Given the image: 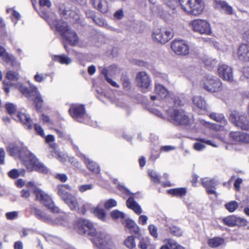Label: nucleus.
<instances>
[{"instance_id": "c85d7f7f", "label": "nucleus", "mask_w": 249, "mask_h": 249, "mask_svg": "<svg viewBox=\"0 0 249 249\" xmlns=\"http://www.w3.org/2000/svg\"><path fill=\"white\" fill-rule=\"evenodd\" d=\"M64 201L72 211H76L79 209V205L76 197L72 195H69Z\"/></svg>"}, {"instance_id": "e2e57ef3", "label": "nucleus", "mask_w": 249, "mask_h": 249, "mask_svg": "<svg viewBox=\"0 0 249 249\" xmlns=\"http://www.w3.org/2000/svg\"><path fill=\"white\" fill-rule=\"evenodd\" d=\"M39 2L41 6H46L49 8L52 5V3L50 0H39Z\"/></svg>"}, {"instance_id": "20e7f679", "label": "nucleus", "mask_w": 249, "mask_h": 249, "mask_svg": "<svg viewBox=\"0 0 249 249\" xmlns=\"http://www.w3.org/2000/svg\"><path fill=\"white\" fill-rule=\"evenodd\" d=\"M93 242L100 249H116V247L111 240L110 236L105 232L95 231Z\"/></svg>"}, {"instance_id": "473e14b6", "label": "nucleus", "mask_w": 249, "mask_h": 249, "mask_svg": "<svg viewBox=\"0 0 249 249\" xmlns=\"http://www.w3.org/2000/svg\"><path fill=\"white\" fill-rule=\"evenodd\" d=\"M195 105L198 108L204 110H207L208 107L206 104L205 101L200 96H196L193 99Z\"/></svg>"}, {"instance_id": "58836bf2", "label": "nucleus", "mask_w": 249, "mask_h": 249, "mask_svg": "<svg viewBox=\"0 0 249 249\" xmlns=\"http://www.w3.org/2000/svg\"><path fill=\"white\" fill-rule=\"evenodd\" d=\"M25 173L24 169L18 170L14 169L10 171L8 174L9 177L11 178H17L20 176H24Z\"/></svg>"}, {"instance_id": "13d9d810", "label": "nucleus", "mask_w": 249, "mask_h": 249, "mask_svg": "<svg viewBox=\"0 0 249 249\" xmlns=\"http://www.w3.org/2000/svg\"><path fill=\"white\" fill-rule=\"evenodd\" d=\"M93 186L92 184L82 185L79 186V190L81 193H83L86 191L92 189Z\"/></svg>"}, {"instance_id": "6ab92c4d", "label": "nucleus", "mask_w": 249, "mask_h": 249, "mask_svg": "<svg viewBox=\"0 0 249 249\" xmlns=\"http://www.w3.org/2000/svg\"><path fill=\"white\" fill-rule=\"evenodd\" d=\"M8 151L11 156L22 159L26 153L25 149L22 146L15 143H10L8 146Z\"/></svg>"}, {"instance_id": "4c0bfd02", "label": "nucleus", "mask_w": 249, "mask_h": 249, "mask_svg": "<svg viewBox=\"0 0 249 249\" xmlns=\"http://www.w3.org/2000/svg\"><path fill=\"white\" fill-rule=\"evenodd\" d=\"M168 193L173 196L181 197L186 195V189L185 188L172 189L168 190Z\"/></svg>"}, {"instance_id": "4468645a", "label": "nucleus", "mask_w": 249, "mask_h": 249, "mask_svg": "<svg viewBox=\"0 0 249 249\" xmlns=\"http://www.w3.org/2000/svg\"><path fill=\"white\" fill-rule=\"evenodd\" d=\"M73 149L76 153L77 155L79 157L83 159L84 163L86 164L87 168L95 174L100 173V170L99 166L94 162L90 160L85 155L81 154L78 151V148L75 145L73 144Z\"/></svg>"}, {"instance_id": "4be33fe9", "label": "nucleus", "mask_w": 249, "mask_h": 249, "mask_svg": "<svg viewBox=\"0 0 249 249\" xmlns=\"http://www.w3.org/2000/svg\"><path fill=\"white\" fill-rule=\"evenodd\" d=\"M30 209L31 213L35 215L37 218L45 222H53V220L48 215L45 214L43 212L37 209L36 207L33 205H31L30 206Z\"/></svg>"}, {"instance_id": "b1692460", "label": "nucleus", "mask_w": 249, "mask_h": 249, "mask_svg": "<svg viewBox=\"0 0 249 249\" xmlns=\"http://www.w3.org/2000/svg\"><path fill=\"white\" fill-rule=\"evenodd\" d=\"M93 224L89 220L84 219L82 221V224L79 229L80 234H93L95 231H92Z\"/></svg>"}, {"instance_id": "c9c22d12", "label": "nucleus", "mask_w": 249, "mask_h": 249, "mask_svg": "<svg viewBox=\"0 0 249 249\" xmlns=\"http://www.w3.org/2000/svg\"><path fill=\"white\" fill-rule=\"evenodd\" d=\"M209 117L212 119L216 122H219L223 125L226 124L227 123V121L222 114L212 112L209 114Z\"/></svg>"}, {"instance_id": "39448f33", "label": "nucleus", "mask_w": 249, "mask_h": 249, "mask_svg": "<svg viewBox=\"0 0 249 249\" xmlns=\"http://www.w3.org/2000/svg\"><path fill=\"white\" fill-rule=\"evenodd\" d=\"M178 1L182 9L191 14L199 15L204 9L202 0H178Z\"/></svg>"}, {"instance_id": "680f3d73", "label": "nucleus", "mask_w": 249, "mask_h": 249, "mask_svg": "<svg viewBox=\"0 0 249 249\" xmlns=\"http://www.w3.org/2000/svg\"><path fill=\"white\" fill-rule=\"evenodd\" d=\"M114 16L117 19H122L124 17V12L123 9H121L116 11L114 14Z\"/></svg>"}, {"instance_id": "2f4dec72", "label": "nucleus", "mask_w": 249, "mask_h": 249, "mask_svg": "<svg viewBox=\"0 0 249 249\" xmlns=\"http://www.w3.org/2000/svg\"><path fill=\"white\" fill-rule=\"evenodd\" d=\"M166 245L161 247L160 249H184L183 247L178 245L174 240L167 239L164 240Z\"/></svg>"}, {"instance_id": "4d7b16f0", "label": "nucleus", "mask_w": 249, "mask_h": 249, "mask_svg": "<svg viewBox=\"0 0 249 249\" xmlns=\"http://www.w3.org/2000/svg\"><path fill=\"white\" fill-rule=\"evenodd\" d=\"M225 1L222 0H213V6L215 9L221 10V8Z\"/></svg>"}, {"instance_id": "f8f14e48", "label": "nucleus", "mask_w": 249, "mask_h": 249, "mask_svg": "<svg viewBox=\"0 0 249 249\" xmlns=\"http://www.w3.org/2000/svg\"><path fill=\"white\" fill-rule=\"evenodd\" d=\"M138 85L142 89L146 90L151 88V81L148 74L145 71L138 72L136 75Z\"/></svg>"}, {"instance_id": "a19ab883", "label": "nucleus", "mask_w": 249, "mask_h": 249, "mask_svg": "<svg viewBox=\"0 0 249 249\" xmlns=\"http://www.w3.org/2000/svg\"><path fill=\"white\" fill-rule=\"evenodd\" d=\"M165 4L172 9V13L169 14L173 17L176 15L175 6L178 4V0H164Z\"/></svg>"}, {"instance_id": "1a4fd4ad", "label": "nucleus", "mask_w": 249, "mask_h": 249, "mask_svg": "<svg viewBox=\"0 0 249 249\" xmlns=\"http://www.w3.org/2000/svg\"><path fill=\"white\" fill-rule=\"evenodd\" d=\"M173 37L172 30H167L161 29H155L152 34L153 39L157 42L165 44Z\"/></svg>"}, {"instance_id": "393cba45", "label": "nucleus", "mask_w": 249, "mask_h": 249, "mask_svg": "<svg viewBox=\"0 0 249 249\" xmlns=\"http://www.w3.org/2000/svg\"><path fill=\"white\" fill-rule=\"evenodd\" d=\"M126 206L132 210L136 214H140L142 213V209L139 204L134 200V197L129 196L126 201Z\"/></svg>"}, {"instance_id": "09e8293b", "label": "nucleus", "mask_w": 249, "mask_h": 249, "mask_svg": "<svg viewBox=\"0 0 249 249\" xmlns=\"http://www.w3.org/2000/svg\"><path fill=\"white\" fill-rule=\"evenodd\" d=\"M238 206V203L235 201H232L225 204V207L230 212H234L237 209Z\"/></svg>"}, {"instance_id": "412c9836", "label": "nucleus", "mask_w": 249, "mask_h": 249, "mask_svg": "<svg viewBox=\"0 0 249 249\" xmlns=\"http://www.w3.org/2000/svg\"><path fill=\"white\" fill-rule=\"evenodd\" d=\"M237 55L240 60L249 61V45L246 44L240 45L238 49Z\"/></svg>"}, {"instance_id": "8fccbe9b", "label": "nucleus", "mask_w": 249, "mask_h": 249, "mask_svg": "<svg viewBox=\"0 0 249 249\" xmlns=\"http://www.w3.org/2000/svg\"><path fill=\"white\" fill-rule=\"evenodd\" d=\"M148 174L151 179L155 183H160V178L156 171L151 170L148 171Z\"/></svg>"}, {"instance_id": "ea45409f", "label": "nucleus", "mask_w": 249, "mask_h": 249, "mask_svg": "<svg viewBox=\"0 0 249 249\" xmlns=\"http://www.w3.org/2000/svg\"><path fill=\"white\" fill-rule=\"evenodd\" d=\"M61 14L63 15L65 18H71L77 19L78 18V15L73 10L65 9H60Z\"/></svg>"}, {"instance_id": "7ed1b4c3", "label": "nucleus", "mask_w": 249, "mask_h": 249, "mask_svg": "<svg viewBox=\"0 0 249 249\" xmlns=\"http://www.w3.org/2000/svg\"><path fill=\"white\" fill-rule=\"evenodd\" d=\"M168 116L174 123L177 124L188 125L192 122L186 113L181 108L171 107L166 110Z\"/></svg>"}, {"instance_id": "3c124183", "label": "nucleus", "mask_w": 249, "mask_h": 249, "mask_svg": "<svg viewBox=\"0 0 249 249\" xmlns=\"http://www.w3.org/2000/svg\"><path fill=\"white\" fill-rule=\"evenodd\" d=\"M52 155L55 158L58 159L61 162H64L66 160L65 155L58 151H54L52 153Z\"/></svg>"}, {"instance_id": "a211bd4d", "label": "nucleus", "mask_w": 249, "mask_h": 249, "mask_svg": "<svg viewBox=\"0 0 249 249\" xmlns=\"http://www.w3.org/2000/svg\"><path fill=\"white\" fill-rule=\"evenodd\" d=\"M21 160L27 168L30 171L33 170V168L38 161L36 156L29 151H26Z\"/></svg>"}, {"instance_id": "052dcab7", "label": "nucleus", "mask_w": 249, "mask_h": 249, "mask_svg": "<svg viewBox=\"0 0 249 249\" xmlns=\"http://www.w3.org/2000/svg\"><path fill=\"white\" fill-rule=\"evenodd\" d=\"M117 188L119 190L121 191L122 193L126 194L127 195H129L132 194V193L124 186L122 185L118 184L117 186Z\"/></svg>"}, {"instance_id": "f03ea898", "label": "nucleus", "mask_w": 249, "mask_h": 249, "mask_svg": "<svg viewBox=\"0 0 249 249\" xmlns=\"http://www.w3.org/2000/svg\"><path fill=\"white\" fill-rule=\"evenodd\" d=\"M53 24L57 31L60 33L61 35L65 38L71 46H75L78 43V37L75 32L69 29L66 22L62 20H55Z\"/></svg>"}, {"instance_id": "cd10ccee", "label": "nucleus", "mask_w": 249, "mask_h": 249, "mask_svg": "<svg viewBox=\"0 0 249 249\" xmlns=\"http://www.w3.org/2000/svg\"><path fill=\"white\" fill-rule=\"evenodd\" d=\"M155 92L161 98H167L169 91L162 85L158 83L155 84Z\"/></svg>"}, {"instance_id": "f704fd0d", "label": "nucleus", "mask_w": 249, "mask_h": 249, "mask_svg": "<svg viewBox=\"0 0 249 249\" xmlns=\"http://www.w3.org/2000/svg\"><path fill=\"white\" fill-rule=\"evenodd\" d=\"M53 59L62 64L68 65L71 62V59L65 55H53Z\"/></svg>"}, {"instance_id": "423d86ee", "label": "nucleus", "mask_w": 249, "mask_h": 249, "mask_svg": "<svg viewBox=\"0 0 249 249\" xmlns=\"http://www.w3.org/2000/svg\"><path fill=\"white\" fill-rule=\"evenodd\" d=\"M230 120L238 128L244 130H249V121L246 115L241 112L233 111L231 114Z\"/></svg>"}, {"instance_id": "aec40b11", "label": "nucleus", "mask_w": 249, "mask_h": 249, "mask_svg": "<svg viewBox=\"0 0 249 249\" xmlns=\"http://www.w3.org/2000/svg\"><path fill=\"white\" fill-rule=\"evenodd\" d=\"M224 223L229 227L246 225L247 221L234 215H230L223 219Z\"/></svg>"}, {"instance_id": "bf43d9fd", "label": "nucleus", "mask_w": 249, "mask_h": 249, "mask_svg": "<svg viewBox=\"0 0 249 249\" xmlns=\"http://www.w3.org/2000/svg\"><path fill=\"white\" fill-rule=\"evenodd\" d=\"M5 215L7 219L12 220L18 217V213L17 212L14 211L7 213Z\"/></svg>"}, {"instance_id": "6e6d98bb", "label": "nucleus", "mask_w": 249, "mask_h": 249, "mask_svg": "<svg viewBox=\"0 0 249 249\" xmlns=\"http://www.w3.org/2000/svg\"><path fill=\"white\" fill-rule=\"evenodd\" d=\"M48 74L37 73L34 76V80L37 82H42L48 76Z\"/></svg>"}, {"instance_id": "de8ad7c7", "label": "nucleus", "mask_w": 249, "mask_h": 249, "mask_svg": "<svg viewBox=\"0 0 249 249\" xmlns=\"http://www.w3.org/2000/svg\"><path fill=\"white\" fill-rule=\"evenodd\" d=\"M124 245L129 249H132L136 247L134 238L132 236H128L124 242Z\"/></svg>"}, {"instance_id": "5701e85b", "label": "nucleus", "mask_w": 249, "mask_h": 249, "mask_svg": "<svg viewBox=\"0 0 249 249\" xmlns=\"http://www.w3.org/2000/svg\"><path fill=\"white\" fill-rule=\"evenodd\" d=\"M93 7L103 13L107 12L108 6L106 0H90Z\"/></svg>"}, {"instance_id": "c756f323", "label": "nucleus", "mask_w": 249, "mask_h": 249, "mask_svg": "<svg viewBox=\"0 0 249 249\" xmlns=\"http://www.w3.org/2000/svg\"><path fill=\"white\" fill-rule=\"evenodd\" d=\"M111 69H116V68L114 66H109L107 68H104L101 70V73L104 75L105 79L109 84L114 87L118 88V84L108 76V71L110 70Z\"/></svg>"}, {"instance_id": "2eb2a0df", "label": "nucleus", "mask_w": 249, "mask_h": 249, "mask_svg": "<svg viewBox=\"0 0 249 249\" xmlns=\"http://www.w3.org/2000/svg\"><path fill=\"white\" fill-rule=\"evenodd\" d=\"M219 76L224 80L232 82L233 80L232 69L226 65L222 64L218 69Z\"/></svg>"}, {"instance_id": "49530a36", "label": "nucleus", "mask_w": 249, "mask_h": 249, "mask_svg": "<svg viewBox=\"0 0 249 249\" xmlns=\"http://www.w3.org/2000/svg\"><path fill=\"white\" fill-rule=\"evenodd\" d=\"M169 231L173 235L178 237L181 236L183 233L180 228L175 226L169 227Z\"/></svg>"}, {"instance_id": "0eeeda50", "label": "nucleus", "mask_w": 249, "mask_h": 249, "mask_svg": "<svg viewBox=\"0 0 249 249\" xmlns=\"http://www.w3.org/2000/svg\"><path fill=\"white\" fill-rule=\"evenodd\" d=\"M34 193L36 199L47 207L52 212L54 213H59V209L54 205L50 196L44 191L37 188L35 190Z\"/></svg>"}, {"instance_id": "9d476101", "label": "nucleus", "mask_w": 249, "mask_h": 249, "mask_svg": "<svg viewBox=\"0 0 249 249\" xmlns=\"http://www.w3.org/2000/svg\"><path fill=\"white\" fill-rule=\"evenodd\" d=\"M193 30L200 34L210 35L211 33L210 25L205 20L195 19L190 23Z\"/></svg>"}, {"instance_id": "a878e982", "label": "nucleus", "mask_w": 249, "mask_h": 249, "mask_svg": "<svg viewBox=\"0 0 249 249\" xmlns=\"http://www.w3.org/2000/svg\"><path fill=\"white\" fill-rule=\"evenodd\" d=\"M71 188L68 184H61L57 186L56 191L58 195L64 201L71 194L68 193L67 190L70 191Z\"/></svg>"}, {"instance_id": "7c9ffc66", "label": "nucleus", "mask_w": 249, "mask_h": 249, "mask_svg": "<svg viewBox=\"0 0 249 249\" xmlns=\"http://www.w3.org/2000/svg\"><path fill=\"white\" fill-rule=\"evenodd\" d=\"M90 211L99 219L105 221L106 218V213L105 210L97 206L90 209Z\"/></svg>"}, {"instance_id": "37998d69", "label": "nucleus", "mask_w": 249, "mask_h": 249, "mask_svg": "<svg viewBox=\"0 0 249 249\" xmlns=\"http://www.w3.org/2000/svg\"><path fill=\"white\" fill-rule=\"evenodd\" d=\"M110 215L113 219H120L122 220H124L125 218V214L118 210L112 211L110 213Z\"/></svg>"}, {"instance_id": "0e129e2a", "label": "nucleus", "mask_w": 249, "mask_h": 249, "mask_svg": "<svg viewBox=\"0 0 249 249\" xmlns=\"http://www.w3.org/2000/svg\"><path fill=\"white\" fill-rule=\"evenodd\" d=\"M223 11L225 14L229 15H231L233 14V9L232 7L228 4H227Z\"/></svg>"}, {"instance_id": "c03bdc74", "label": "nucleus", "mask_w": 249, "mask_h": 249, "mask_svg": "<svg viewBox=\"0 0 249 249\" xmlns=\"http://www.w3.org/2000/svg\"><path fill=\"white\" fill-rule=\"evenodd\" d=\"M33 170H35L43 174H46L48 172L47 167L39 161L36 164L34 168H33Z\"/></svg>"}, {"instance_id": "5fc2aeb1", "label": "nucleus", "mask_w": 249, "mask_h": 249, "mask_svg": "<svg viewBox=\"0 0 249 249\" xmlns=\"http://www.w3.org/2000/svg\"><path fill=\"white\" fill-rule=\"evenodd\" d=\"M117 204V201L113 199H109L105 203V207L107 209H109L115 207Z\"/></svg>"}, {"instance_id": "6e6552de", "label": "nucleus", "mask_w": 249, "mask_h": 249, "mask_svg": "<svg viewBox=\"0 0 249 249\" xmlns=\"http://www.w3.org/2000/svg\"><path fill=\"white\" fill-rule=\"evenodd\" d=\"M203 88L210 92H219L222 89V83L217 77L207 75L204 79Z\"/></svg>"}, {"instance_id": "774afa93", "label": "nucleus", "mask_w": 249, "mask_h": 249, "mask_svg": "<svg viewBox=\"0 0 249 249\" xmlns=\"http://www.w3.org/2000/svg\"><path fill=\"white\" fill-rule=\"evenodd\" d=\"M205 148V145L201 142H196L194 144V148L197 151H200Z\"/></svg>"}, {"instance_id": "864d4df0", "label": "nucleus", "mask_w": 249, "mask_h": 249, "mask_svg": "<svg viewBox=\"0 0 249 249\" xmlns=\"http://www.w3.org/2000/svg\"><path fill=\"white\" fill-rule=\"evenodd\" d=\"M148 230L149 231L150 234L153 237L156 238L158 237V232L157 228L153 224H150L148 226Z\"/></svg>"}, {"instance_id": "ddd939ff", "label": "nucleus", "mask_w": 249, "mask_h": 249, "mask_svg": "<svg viewBox=\"0 0 249 249\" xmlns=\"http://www.w3.org/2000/svg\"><path fill=\"white\" fill-rule=\"evenodd\" d=\"M71 117L79 122H82V119L85 116V108L83 105L72 104L69 110Z\"/></svg>"}, {"instance_id": "9b49d317", "label": "nucleus", "mask_w": 249, "mask_h": 249, "mask_svg": "<svg viewBox=\"0 0 249 249\" xmlns=\"http://www.w3.org/2000/svg\"><path fill=\"white\" fill-rule=\"evenodd\" d=\"M172 50L177 55H186L190 50L186 41L183 40H174L171 44Z\"/></svg>"}, {"instance_id": "bb28decb", "label": "nucleus", "mask_w": 249, "mask_h": 249, "mask_svg": "<svg viewBox=\"0 0 249 249\" xmlns=\"http://www.w3.org/2000/svg\"><path fill=\"white\" fill-rule=\"evenodd\" d=\"M17 117L20 122L29 129L33 127V121L28 115L22 112H18Z\"/></svg>"}, {"instance_id": "f3484780", "label": "nucleus", "mask_w": 249, "mask_h": 249, "mask_svg": "<svg viewBox=\"0 0 249 249\" xmlns=\"http://www.w3.org/2000/svg\"><path fill=\"white\" fill-rule=\"evenodd\" d=\"M202 185L206 188V192L209 195L214 194L216 196L217 193L213 189H215L218 184L217 180L215 178H205L202 179Z\"/></svg>"}, {"instance_id": "72a5a7b5", "label": "nucleus", "mask_w": 249, "mask_h": 249, "mask_svg": "<svg viewBox=\"0 0 249 249\" xmlns=\"http://www.w3.org/2000/svg\"><path fill=\"white\" fill-rule=\"evenodd\" d=\"M0 57L7 62H14L15 60V57L12 54L8 53L2 47H0Z\"/></svg>"}, {"instance_id": "69168bd1", "label": "nucleus", "mask_w": 249, "mask_h": 249, "mask_svg": "<svg viewBox=\"0 0 249 249\" xmlns=\"http://www.w3.org/2000/svg\"><path fill=\"white\" fill-rule=\"evenodd\" d=\"M55 178L62 182H65L67 180V177L64 174H58L55 175Z\"/></svg>"}, {"instance_id": "a18cd8bd", "label": "nucleus", "mask_w": 249, "mask_h": 249, "mask_svg": "<svg viewBox=\"0 0 249 249\" xmlns=\"http://www.w3.org/2000/svg\"><path fill=\"white\" fill-rule=\"evenodd\" d=\"M6 77L11 81H17L19 79V75L17 72L8 71L6 73Z\"/></svg>"}, {"instance_id": "603ef678", "label": "nucleus", "mask_w": 249, "mask_h": 249, "mask_svg": "<svg viewBox=\"0 0 249 249\" xmlns=\"http://www.w3.org/2000/svg\"><path fill=\"white\" fill-rule=\"evenodd\" d=\"M5 107L8 113L11 115L14 114L16 112V107L13 104L7 103L5 105Z\"/></svg>"}, {"instance_id": "dca6fc26", "label": "nucleus", "mask_w": 249, "mask_h": 249, "mask_svg": "<svg viewBox=\"0 0 249 249\" xmlns=\"http://www.w3.org/2000/svg\"><path fill=\"white\" fill-rule=\"evenodd\" d=\"M231 139L240 144H249V133L240 131H232L229 134Z\"/></svg>"}, {"instance_id": "79ce46f5", "label": "nucleus", "mask_w": 249, "mask_h": 249, "mask_svg": "<svg viewBox=\"0 0 249 249\" xmlns=\"http://www.w3.org/2000/svg\"><path fill=\"white\" fill-rule=\"evenodd\" d=\"M224 242V240L219 237L213 238L209 240L208 244L212 248H216L221 245Z\"/></svg>"}, {"instance_id": "338daca9", "label": "nucleus", "mask_w": 249, "mask_h": 249, "mask_svg": "<svg viewBox=\"0 0 249 249\" xmlns=\"http://www.w3.org/2000/svg\"><path fill=\"white\" fill-rule=\"evenodd\" d=\"M34 128L37 134L41 136H44V131L42 128L37 124H35Z\"/></svg>"}, {"instance_id": "e433bc0d", "label": "nucleus", "mask_w": 249, "mask_h": 249, "mask_svg": "<svg viewBox=\"0 0 249 249\" xmlns=\"http://www.w3.org/2000/svg\"><path fill=\"white\" fill-rule=\"evenodd\" d=\"M124 223L122 222L123 224H125V227L131 230V231L134 233H138L139 231V228L136 224L130 219H125L124 220Z\"/></svg>"}, {"instance_id": "f257e3e1", "label": "nucleus", "mask_w": 249, "mask_h": 249, "mask_svg": "<svg viewBox=\"0 0 249 249\" xmlns=\"http://www.w3.org/2000/svg\"><path fill=\"white\" fill-rule=\"evenodd\" d=\"M16 87L19 89L20 92L29 99L33 100V98H35L34 99V103L36 105V108L37 110H38L41 108L43 100L36 87L31 85L30 87V89H29L25 86H23L21 83H18L16 85Z\"/></svg>"}]
</instances>
